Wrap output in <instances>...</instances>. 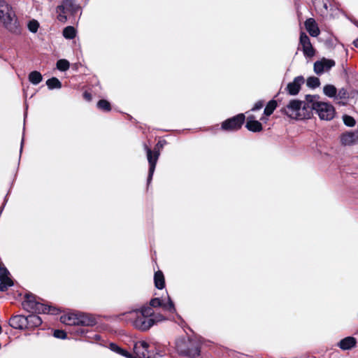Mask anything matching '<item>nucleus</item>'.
Listing matches in <instances>:
<instances>
[{"label": "nucleus", "instance_id": "nucleus-1", "mask_svg": "<svg viewBox=\"0 0 358 358\" xmlns=\"http://www.w3.org/2000/svg\"><path fill=\"white\" fill-rule=\"evenodd\" d=\"M153 313L151 307L145 306L141 310H133L120 315L119 320L131 322L135 328L141 331H147L155 322V320L152 317Z\"/></svg>", "mask_w": 358, "mask_h": 358}, {"label": "nucleus", "instance_id": "nucleus-2", "mask_svg": "<svg viewBox=\"0 0 358 358\" xmlns=\"http://www.w3.org/2000/svg\"><path fill=\"white\" fill-rule=\"evenodd\" d=\"M0 20L4 27L15 34H20V27L14 14L12 13L11 7L6 0H0Z\"/></svg>", "mask_w": 358, "mask_h": 358}, {"label": "nucleus", "instance_id": "nucleus-3", "mask_svg": "<svg viewBox=\"0 0 358 358\" xmlns=\"http://www.w3.org/2000/svg\"><path fill=\"white\" fill-rule=\"evenodd\" d=\"M23 308L29 312L43 314H56L57 309L50 306L38 302L32 294H26L25 299L22 302Z\"/></svg>", "mask_w": 358, "mask_h": 358}, {"label": "nucleus", "instance_id": "nucleus-4", "mask_svg": "<svg viewBox=\"0 0 358 358\" xmlns=\"http://www.w3.org/2000/svg\"><path fill=\"white\" fill-rule=\"evenodd\" d=\"M308 106H310L308 103L294 99L282 109V112L293 119H303L306 117L305 111L309 108Z\"/></svg>", "mask_w": 358, "mask_h": 358}, {"label": "nucleus", "instance_id": "nucleus-5", "mask_svg": "<svg viewBox=\"0 0 358 358\" xmlns=\"http://www.w3.org/2000/svg\"><path fill=\"white\" fill-rule=\"evenodd\" d=\"M310 106L313 110H315L321 120H331L335 115V109L334 106L327 102L313 101L311 100Z\"/></svg>", "mask_w": 358, "mask_h": 358}, {"label": "nucleus", "instance_id": "nucleus-6", "mask_svg": "<svg viewBox=\"0 0 358 358\" xmlns=\"http://www.w3.org/2000/svg\"><path fill=\"white\" fill-rule=\"evenodd\" d=\"M80 6L73 0H64L57 7V19L62 22L67 20V15H75L80 10Z\"/></svg>", "mask_w": 358, "mask_h": 358}, {"label": "nucleus", "instance_id": "nucleus-7", "mask_svg": "<svg viewBox=\"0 0 358 358\" xmlns=\"http://www.w3.org/2000/svg\"><path fill=\"white\" fill-rule=\"evenodd\" d=\"M245 119V115L240 113L222 122L221 129L226 131H237L241 128Z\"/></svg>", "mask_w": 358, "mask_h": 358}, {"label": "nucleus", "instance_id": "nucleus-8", "mask_svg": "<svg viewBox=\"0 0 358 358\" xmlns=\"http://www.w3.org/2000/svg\"><path fill=\"white\" fill-rule=\"evenodd\" d=\"M145 150L147 153V158L149 163V172L148 176V184L149 185L152 180L155 166L159 156V152L156 148H155L152 152L147 145H145Z\"/></svg>", "mask_w": 358, "mask_h": 358}, {"label": "nucleus", "instance_id": "nucleus-9", "mask_svg": "<svg viewBox=\"0 0 358 358\" xmlns=\"http://www.w3.org/2000/svg\"><path fill=\"white\" fill-rule=\"evenodd\" d=\"M134 350L140 358H157L160 356L158 353L149 350V344L143 341L135 344Z\"/></svg>", "mask_w": 358, "mask_h": 358}, {"label": "nucleus", "instance_id": "nucleus-10", "mask_svg": "<svg viewBox=\"0 0 358 358\" xmlns=\"http://www.w3.org/2000/svg\"><path fill=\"white\" fill-rule=\"evenodd\" d=\"M150 304L153 308L162 307L164 310L171 313H173L176 310L173 302L169 296L166 302L159 298H155L150 301Z\"/></svg>", "mask_w": 358, "mask_h": 358}, {"label": "nucleus", "instance_id": "nucleus-11", "mask_svg": "<svg viewBox=\"0 0 358 358\" xmlns=\"http://www.w3.org/2000/svg\"><path fill=\"white\" fill-rule=\"evenodd\" d=\"M334 66L335 62L333 59L323 58L314 63V71L316 74L320 75L324 71H329Z\"/></svg>", "mask_w": 358, "mask_h": 358}, {"label": "nucleus", "instance_id": "nucleus-12", "mask_svg": "<svg viewBox=\"0 0 358 358\" xmlns=\"http://www.w3.org/2000/svg\"><path fill=\"white\" fill-rule=\"evenodd\" d=\"M14 283L10 278V273L6 268H0V291L6 292L8 287L13 286Z\"/></svg>", "mask_w": 358, "mask_h": 358}, {"label": "nucleus", "instance_id": "nucleus-13", "mask_svg": "<svg viewBox=\"0 0 358 358\" xmlns=\"http://www.w3.org/2000/svg\"><path fill=\"white\" fill-rule=\"evenodd\" d=\"M299 42L302 46L304 55L306 57H309V58L313 57L315 55V50L313 48L311 43H310L309 37L306 35V33H304V32L301 33Z\"/></svg>", "mask_w": 358, "mask_h": 358}, {"label": "nucleus", "instance_id": "nucleus-14", "mask_svg": "<svg viewBox=\"0 0 358 358\" xmlns=\"http://www.w3.org/2000/svg\"><path fill=\"white\" fill-rule=\"evenodd\" d=\"M304 83V78L302 76L296 77L294 80L288 83L286 90L289 94L296 95L301 89V85Z\"/></svg>", "mask_w": 358, "mask_h": 358}, {"label": "nucleus", "instance_id": "nucleus-15", "mask_svg": "<svg viewBox=\"0 0 358 358\" xmlns=\"http://www.w3.org/2000/svg\"><path fill=\"white\" fill-rule=\"evenodd\" d=\"M341 143L345 146L358 143V130L348 131L341 134Z\"/></svg>", "mask_w": 358, "mask_h": 358}, {"label": "nucleus", "instance_id": "nucleus-16", "mask_svg": "<svg viewBox=\"0 0 358 358\" xmlns=\"http://www.w3.org/2000/svg\"><path fill=\"white\" fill-rule=\"evenodd\" d=\"M9 324L15 329H23L27 327L26 317L22 315H15L9 320Z\"/></svg>", "mask_w": 358, "mask_h": 358}, {"label": "nucleus", "instance_id": "nucleus-17", "mask_svg": "<svg viewBox=\"0 0 358 358\" xmlns=\"http://www.w3.org/2000/svg\"><path fill=\"white\" fill-rule=\"evenodd\" d=\"M78 325L92 327L96 324L95 317L91 314L78 313Z\"/></svg>", "mask_w": 358, "mask_h": 358}, {"label": "nucleus", "instance_id": "nucleus-18", "mask_svg": "<svg viewBox=\"0 0 358 358\" xmlns=\"http://www.w3.org/2000/svg\"><path fill=\"white\" fill-rule=\"evenodd\" d=\"M305 27L309 34L313 37L319 36L320 31L316 21L313 18H308L305 21Z\"/></svg>", "mask_w": 358, "mask_h": 358}, {"label": "nucleus", "instance_id": "nucleus-19", "mask_svg": "<svg viewBox=\"0 0 358 358\" xmlns=\"http://www.w3.org/2000/svg\"><path fill=\"white\" fill-rule=\"evenodd\" d=\"M78 313H68L60 317L62 323L69 325L76 326L78 324Z\"/></svg>", "mask_w": 358, "mask_h": 358}, {"label": "nucleus", "instance_id": "nucleus-20", "mask_svg": "<svg viewBox=\"0 0 358 358\" xmlns=\"http://www.w3.org/2000/svg\"><path fill=\"white\" fill-rule=\"evenodd\" d=\"M357 345V340L352 336H348L341 339L338 343V346L343 350H348L355 348Z\"/></svg>", "mask_w": 358, "mask_h": 358}, {"label": "nucleus", "instance_id": "nucleus-21", "mask_svg": "<svg viewBox=\"0 0 358 358\" xmlns=\"http://www.w3.org/2000/svg\"><path fill=\"white\" fill-rule=\"evenodd\" d=\"M245 127L250 131L252 132H259L262 130V124L254 119L253 115H250L248 117L247 122L245 124Z\"/></svg>", "mask_w": 358, "mask_h": 358}, {"label": "nucleus", "instance_id": "nucleus-22", "mask_svg": "<svg viewBox=\"0 0 358 358\" xmlns=\"http://www.w3.org/2000/svg\"><path fill=\"white\" fill-rule=\"evenodd\" d=\"M27 321V328H34L40 326L42 323V319L37 315L32 314L26 317Z\"/></svg>", "mask_w": 358, "mask_h": 358}, {"label": "nucleus", "instance_id": "nucleus-23", "mask_svg": "<svg viewBox=\"0 0 358 358\" xmlns=\"http://www.w3.org/2000/svg\"><path fill=\"white\" fill-rule=\"evenodd\" d=\"M312 1L315 9L321 15L327 14L328 6L324 0H312Z\"/></svg>", "mask_w": 358, "mask_h": 358}, {"label": "nucleus", "instance_id": "nucleus-24", "mask_svg": "<svg viewBox=\"0 0 358 358\" xmlns=\"http://www.w3.org/2000/svg\"><path fill=\"white\" fill-rule=\"evenodd\" d=\"M349 98V94L347 90L344 87H342L337 91L336 95V100H338V103L341 105H345L346 101Z\"/></svg>", "mask_w": 358, "mask_h": 358}, {"label": "nucleus", "instance_id": "nucleus-25", "mask_svg": "<svg viewBox=\"0 0 358 358\" xmlns=\"http://www.w3.org/2000/svg\"><path fill=\"white\" fill-rule=\"evenodd\" d=\"M154 281L155 287L159 289H162L165 286L164 276L161 271H158L155 273Z\"/></svg>", "mask_w": 358, "mask_h": 358}, {"label": "nucleus", "instance_id": "nucleus-26", "mask_svg": "<svg viewBox=\"0 0 358 358\" xmlns=\"http://www.w3.org/2000/svg\"><path fill=\"white\" fill-rule=\"evenodd\" d=\"M323 93L327 96L329 98H334L335 99L337 93V89L334 85L328 84L324 86Z\"/></svg>", "mask_w": 358, "mask_h": 358}, {"label": "nucleus", "instance_id": "nucleus-27", "mask_svg": "<svg viewBox=\"0 0 358 358\" xmlns=\"http://www.w3.org/2000/svg\"><path fill=\"white\" fill-rule=\"evenodd\" d=\"M178 350L180 351V352L187 357H195L199 355L200 354V349L198 346H195L194 348H189L187 350H180L178 348Z\"/></svg>", "mask_w": 358, "mask_h": 358}, {"label": "nucleus", "instance_id": "nucleus-28", "mask_svg": "<svg viewBox=\"0 0 358 358\" xmlns=\"http://www.w3.org/2000/svg\"><path fill=\"white\" fill-rule=\"evenodd\" d=\"M43 79L42 75L40 72L34 71L29 73V80L33 85H38L41 82Z\"/></svg>", "mask_w": 358, "mask_h": 358}, {"label": "nucleus", "instance_id": "nucleus-29", "mask_svg": "<svg viewBox=\"0 0 358 358\" xmlns=\"http://www.w3.org/2000/svg\"><path fill=\"white\" fill-rule=\"evenodd\" d=\"M46 85L49 90L60 89L62 87V83L55 77H52L46 81Z\"/></svg>", "mask_w": 358, "mask_h": 358}, {"label": "nucleus", "instance_id": "nucleus-30", "mask_svg": "<svg viewBox=\"0 0 358 358\" xmlns=\"http://www.w3.org/2000/svg\"><path fill=\"white\" fill-rule=\"evenodd\" d=\"M76 31L73 27L68 26L63 30V36L67 39H73L76 37Z\"/></svg>", "mask_w": 358, "mask_h": 358}, {"label": "nucleus", "instance_id": "nucleus-31", "mask_svg": "<svg viewBox=\"0 0 358 358\" xmlns=\"http://www.w3.org/2000/svg\"><path fill=\"white\" fill-rule=\"evenodd\" d=\"M277 107V101L275 100H271L266 105V108H264V115L269 116L271 115L274 110Z\"/></svg>", "mask_w": 358, "mask_h": 358}, {"label": "nucleus", "instance_id": "nucleus-32", "mask_svg": "<svg viewBox=\"0 0 358 358\" xmlns=\"http://www.w3.org/2000/svg\"><path fill=\"white\" fill-rule=\"evenodd\" d=\"M70 64L66 59H59L57 62V68L61 71H65L69 69Z\"/></svg>", "mask_w": 358, "mask_h": 358}, {"label": "nucleus", "instance_id": "nucleus-33", "mask_svg": "<svg viewBox=\"0 0 358 358\" xmlns=\"http://www.w3.org/2000/svg\"><path fill=\"white\" fill-rule=\"evenodd\" d=\"M320 85V79L317 77H314V76H312V77H309L308 79H307V85L308 87H310V88H316L317 87H319Z\"/></svg>", "mask_w": 358, "mask_h": 358}, {"label": "nucleus", "instance_id": "nucleus-34", "mask_svg": "<svg viewBox=\"0 0 358 358\" xmlns=\"http://www.w3.org/2000/svg\"><path fill=\"white\" fill-rule=\"evenodd\" d=\"M97 107L104 111H110L111 109L110 103L105 99L99 101L97 103Z\"/></svg>", "mask_w": 358, "mask_h": 358}, {"label": "nucleus", "instance_id": "nucleus-35", "mask_svg": "<svg viewBox=\"0 0 358 358\" xmlns=\"http://www.w3.org/2000/svg\"><path fill=\"white\" fill-rule=\"evenodd\" d=\"M343 120L344 124L347 127H354L356 123L355 120L352 117L348 115H344L343 116Z\"/></svg>", "mask_w": 358, "mask_h": 358}, {"label": "nucleus", "instance_id": "nucleus-36", "mask_svg": "<svg viewBox=\"0 0 358 358\" xmlns=\"http://www.w3.org/2000/svg\"><path fill=\"white\" fill-rule=\"evenodd\" d=\"M39 27V23L35 20H31L28 23V29L32 33H36Z\"/></svg>", "mask_w": 358, "mask_h": 358}, {"label": "nucleus", "instance_id": "nucleus-37", "mask_svg": "<svg viewBox=\"0 0 358 358\" xmlns=\"http://www.w3.org/2000/svg\"><path fill=\"white\" fill-rule=\"evenodd\" d=\"M54 336L57 338L64 339L66 338V334L62 330H55L53 334Z\"/></svg>", "mask_w": 358, "mask_h": 358}, {"label": "nucleus", "instance_id": "nucleus-38", "mask_svg": "<svg viewBox=\"0 0 358 358\" xmlns=\"http://www.w3.org/2000/svg\"><path fill=\"white\" fill-rule=\"evenodd\" d=\"M264 106V101L260 100L255 103L252 108V111H256L261 109Z\"/></svg>", "mask_w": 358, "mask_h": 358}, {"label": "nucleus", "instance_id": "nucleus-39", "mask_svg": "<svg viewBox=\"0 0 358 358\" xmlns=\"http://www.w3.org/2000/svg\"><path fill=\"white\" fill-rule=\"evenodd\" d=\"M109 348L110 350H112L113 352H115L116 353H119L121 348L119 347L117 345H116L115 343H110V345H109Z\"/></svg>", "mask_w": 358, "mask_h": 358}, {"label": "nucleus", "instance_id": "nucleus-40", "mask_svg": "<svg viewBox=\"0 0 358 358\" xmlns=\"http://www.w3.org/2000/svg\"><path fill=\"white\" fill-rule=\"evenodd\" d=\"M118 354L127 358H134V357L129 352L122 348L120 349Z\"/></svg>", "mask_w": 358, "mask_h": 358}, {"label": "nucleus", "instance_id": "nucleus-41", "mask_svg": "<svg viewBox=\"0 0 358 358\" xmlns=\"http://www.w3.org/2000/svg\"><path fill=\"white\" fill-rule=\"evenodd\" d=\"M83 95H84L85 99H87V101L91 100L92 96L90 93L85 92Z\"/></svg>", "mask_w": 358, "mask_h": 358}, {"label": "nucleus", "instance_id": "nucleus-42", "mask_svg": "<svg viewBox=\"0 0 358 358\" xmlns=\"http://www.w3.org/2000/svg\"><path fill=\"white\" fill-rule=\"evenodd\" d=\"M353 44L355 47L358 48V38L353 41Z\"/></svg>", "mask_w": 358, "mask_h": 358}, {"label": "nucleus", "instance_id": "nucleus-43", "mask_svg": "<svg viewBox=\"0 0 358 358\" xmlns=\"http://www.w3.org/2000/svg\"><path fill=\"white\" fill-rule=\"evenodd\" d=\"M164 320V317H163L161 315H159V317H157V321H162Z\"/></svg>", "mask_w": 358, "mask_h": 358}, {"label": "nucleus", "instance_id": "nucleus-44", "mask_svg": "<svg viewBox=\"0 0 358 358\" xmlns=\"http://www.w3.org/2000/svg\"><path fill=\"white\" fill-rule=\"evenodd\" d=\"M94 338H95L96 340H99V339L101 338V336H100L99 335H98V334H96V335L94 336Z\"/></svg>", "mask_w": 358, "mask_h": 358}, {"label": "nucleus", "instance_id": "nucleus-45", "mask_svg": "<svg viewBox=\"0 0 358 358\" xmlns=\"http://www.w3.org/2000/svg\"><path fill=\"white\" fill-rule=\"evenodd\" d=\"M23 141H24V139L22 138V142H21L20 152H22V144H23Z\"/></svg>", "mask_w": 358, "mask_h": 358}, {"label": "nucleus", "instance_id": "nucleus-46", "mask_svg": "<svg viewBox=\"0 0 358 358\" xmlns=\"http://www.w3.org/2000/svg\"><path fill=\"white\" fill-rule=\"evenodd\" d=\"M6 268L3 264L2 263L0 262V268Z\"/></svg>", "mask_w": 358, "mask_h": 358}, {"label": "nucleus", "instance_id": "nucleus-47", "mask_svg": "<svg viewBox=\"0 0 358 358\" xmlns=\"http://www.w3.org/2000/svg\"><path fill=\"white\" fill-rule=\"evenodd\" d=\"M357 26H358V24H357Z\"/></svg>", "mask_w": 358, "mask_h": 358}, {"label": "nucleus", "instance_id": "nucleus-48", "mask_svg": "<svg viewBox=\"0 0 358 358\" xmlns=\"http://www.w3.org/2000/svg\"><path fill=\"white\" fill-rule=\"evenodd\" d=\"M357 94H358V92H357Z\"/></svg>", "mask_w": 358, "mask_h": 358}]
</instances>
